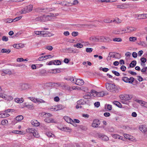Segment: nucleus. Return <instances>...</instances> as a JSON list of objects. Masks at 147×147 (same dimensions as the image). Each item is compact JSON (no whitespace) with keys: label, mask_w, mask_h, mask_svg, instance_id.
<instances>
[{"label":"nucleus","mask_w":147,"mask_h":147,"mask_svg":"<svg viewBox=\"0 0 147 147\" xmlns=\"http://www.w3.org/2000/svg\"><path fill=\"white\" fill-rule=\"evenodd\" d=\"M13 46L14 48L19 49L23 48L24 47V45L23 44L20 43L14 44L13 45Z\"/></svg>","instance_id":"4468645a"},{"label":"nucleus","mask_w":147,"mask_h":147,"mask_svg":"<svg viewBox=\"0 0 147 147\" xmlns=\"http://www.w3.org/2000/svg\"><path fill=\"white\" fill-rule=\"evenodd\" d=\"M98 41H100L101 42H104L105 40L106 39L105 37L103 36H100L98 37Z\"/></svg>","instance_id":"c85d7f7f"},{"label":"nucleus","mask_w":147,"mask_h":147,"mask_svg":"<svg viewBox=\"0 0 147 147\" xmlns=\"http://www.w3.org/2000/svg\"><path fill=\"white\" fill-rule=\"evenodd\" d=\"M2 40L4 41L7 42L8 40V38L5 36H3L2 38Z\"/></svg>","instance_id":"3c124183"},{"label":"nucleus","mask_w":147,"mask_h":147,"mask_svg":"<svg viewBox=\"0 0 147 147\" xmlns=\"http://www.w3.org/2000/svg\"><path fill=\"white\" fill-rule=\"evenodd\" d=\"M112 72L113 74H114L115 75L117 76H119L120 75L119 73L118 72L116 71H112Z\"/></svg>","instance_id":"6e6d98bb"},{"label":"nucleus","mask_w":147,"mask_h":147,"mask_svg":"<svg viewBox=\"0 0 147 147\" xmlns=\"http://www.w3.org/2000/svg\"><path fill=\"white\" fill-rule=\"evenodd\" d=\"M11 74L12 72L9 69H6L3 71L2 75V76H4L6 74L9 75Z\"/></svg>","instance_id":"ddd939ff"},{"label":"nucleus","mask_w":147,"mask_h":147,"mask_svg":"<svg viewBox=\"0 0 147 147\" xmlns=\"http://www.w3.org/2000/svg\"><path fill=\"white\" fill-rule=\"evenodd\" d=\"M46 135L48 137H52V136H54L53 134L51 132H47L46 133Z\"/></svg>","instance_id":"338daca9"},{"label":"nucleus","mask_w":147,"mask_h":147,"mask_svg":"<svg viewBox=\"0 0 147 147\" xmlns=\"http://www.w3.org/2000/svg\"><path fill=\"white\" fill-rule=\"evenodd\" d=\"M15 101L16 102L21 103L23 102L24 100L22 98H17L15 99Z\"/></svg>","instance_id":"473e14b6"},{"label":"nucleus","mask_w":147,"mask_h":147,"mask_svg":"<svg viewBox=\"0 0 147 147\" xmlns=\"http://www.w3.org/2000/svg\"><path fill=\"white\" fill-rule=\"evenodd\" d=\"M33 134L34 136L36 138H38L39 136V135L36 129L35 130V132H34Z\"/></svg>","instance_id":"37998d69"},{"label":"nucleus","mask_w":147,"mask_h":147,"mask_svg":"<svg viewBox=\"0 0 147 147\" xmlns=\"http://www.w3.org/2000/svg\"><path fill=\"white\" fill-rule=\"evenodd\" d=\"M113 103L114 104L116 105L118 107H121V104L119 102L116 101H114Z\"/></svg>","instance_id":"7c9ffc66"},{"label":"nucleus","mask_w":147,"mask_h":147,"mask_svg":"<svg viewBox=\"0 0 147 147\" xmlns=\"http://www.w3.org/2000/svg\"><path fill=\"white\" fill-rule=\"evenodd\" d=\"M53 49V47L51 46H47L45 47V49L51 51Z\"/></svg>","instance_id":"79ce46f5"},{"label":"nucleus","mask_w":147,"mask_h":147,"mask_svg":"<svg viewBox=\"0 0 147 147\" xmlns=\"http://www.w3.org/2000/svg\"><path fill=\"white\" fill-rule=\"evenodd\" d=\"M55 106H56L57 111L61 110L63 108V107L61 105H59Z\"/></svg>","instance_id":"e433bc0d"},{"label":"nucleus","mask_w":147,"mask_h":147,"mask_svg":"<svg viewBox=\"0 0 147 147\" xmlns=\"http://www.w3.org/2000/svg\"><path fill=\"white\" fill-rule=\"evenodd\" d=\"M77 104L78 105H84L86 104V101L84 99H81L77 101Z\"/></svg>","instance_id":"a211bd4d"},{"label":"nucleus","mask_w":147,"mask_h":147,"mask_svg":"<svg viewBox=\"0 0 147 147\" xmlns=\"http://www.w3.org/2000/svg\"><path fill=\"white\" fill-rule=\"evenodd\" d=\"M22 18V16H19L17 17L16 18H14L13 20L14 22H16L17 21L20 19Z\"/></svg>","instance_id":"13d9d810"},{"label":"nucleus","mask_w":147,"mask_h":147,"mask_svg":"<svg viewBox=\"0 0 147 147\" xmlns=\"http://www.w3.org/2000/svg\"><path fill=\"white\" fill-rule=\"evenodd\" d=\"M109 55H110V57H116L115 56V55H114V54L113 53V52H110L109 53Z\"/></svg>","instance_id":"69168bd1"},{"label":"nucleus","mask_w":147,"mask_h":147,"mask_svg":"<svg viewBox=\"0 0 147 147\" xmlns=\"http://www.w3.org/2000/svg\"><path fill=\"white\" fill-rule=\"evenodd\" d=\"M74 41H75V43L78 42L79 43H81L83 42V41L82 39L80 38L77 39L76 40H74Z\"/></svg>","instance_id":"58836bf2"},{"label":"nucleus","mask_w":147,"mask_h":147,"mask_svg":"<svg viewBox=\"0 0 147 147\" xmlns=\"http://www.w3.org/2000/svg\"><path fill=\"white\" fill-rule=\"evenodd\" d=\"M119 97L121 99L124 100H129L131 99L129 95L128 94L121 95L119 96Z\"/></svg>","instance_id":"6e6552de"},{"label":"nucleus","mask_w":147,"mask_h":147,"mask_svg":"<svg viewBox=\"0 0 147 147\" xmlns=\"http://www.w3.org/2000/svg\"><path fill=\"white\" fill-rule=\"evenodd\" d=\"M91 93L88 92L85 94L83 96V98L85 99H88L91 98Z\"/></svg>","instance_id":"aec40b11"},{"label":"nucleus","mask_w":147,"mask_h":147,"mask_svg":"<svg viewBox=\"0 0 147 147\" xmlns=\"http://www.w3.org/2000/svg\"><path fill=\"white\" fill-rule=\"evenodd\" d=\"M147 14H140L138 15V17L139 19H145L147 18Z\"/></svg>","instance_id":"412c9836"},{"label":"nucleus","mask_w":147,"mask_h":147,"mask_svg":"<svg viewBox=\"0 0 147 147\" xmlns=\"http://www.w3.org/2000/svg\"><path fill=\"white\" fill-rule=\"evenodd\" d=\"M127 72L129 73L132 75H137V73L136 72L131 71H128Z\"/></svg>","instance_id":"680f3d73"},{"label":"nucleus","mask_w":147,"mask_h":147,"mask_svg":"<svg viewBox=\"0 0 147 147\" xmlns=\"http://www.w3.org/2000/svg\"><path fill=\"white\" fill-rule=\"evenodd\" d=\"M96 136L100 139L105 141H108L109 138L107 136L100 133H98L96 134Z\"/></svg>","instance_id":"39448f33"},{"label":"nucleus","mask_w":147,"mask_h":147,"mask_svg":"<svg viewBox=\"0 0 147 147\" xmlns=\"http://www.w3.org/2000/svg\"><path fill=\"white\" fill-rule=\"evenodd\" d=\"M42 115H43V116L45 115H47V116L48 117H51L52 116V115L50 113H41Z\"/></svg>","instance_id":"8fccbe9b"},{"label":"nucleus","mask_w":147,"mask_h":147,"mask_svg":"<svg viewBox=\"0 0 147 147\" xmlns=\"http://www.w3.org/2000/svg\"><path fill=\"white\" fill-rule=\"evenodd\" d=\"M31 123L32 125L35 126H38L40 125L39 122L36 120H32L31 122Z\"/></svg>","instance_id":"6ab92c4d"},{"label":"nucleus","mask_w":147,"mask_h":147,"mask_svg":"<svg viewBox=\"0 0 147 147\" xmlns=\"http://www.w3.org/2000/svg\"><path fill=\"white\" fill-rule=\"evenodd\" d=\"M36 129L34 128H29L27 129L26 131L27 132L33 134L35 131Z\"/></svg>","instance_id":"a878e982"},{"label":"nucleus","mask_w":147,"mask_h":147,"mask_svg":"<svg viewBox=\"0 0 147 147\" xmlns=\"http://www.w3.org/2000/svg\"><path fill=\"white\" fill-rule=\"evenodd\" d=\"M105 86L107 90L111 92L115 93L118 91V89L114 84L107 82L105 83Z\"/></svg>","instance_id":"f03ea898"},{"label":"nucleus","mask_w":147,"mask_h":147,"mask_svg":"<svg viewBox=\"0 0 147 147\" xmlns=\"http://www.w3.org/2000/svg\"><path fill=\"white\" fill-rule=\"evenodd\" d=\"M140 60L142 62L144 63L146 62V59L145 58L142 57L141 58Z\"/></svg>","instance_id":"0e129e2a"},{"label":"nucleus","mask_w":147,"mask_h":147,"mask_svg":"<svg viewBox=\"0 0 147 147\" xmlns=\"http://www.w3.org/2000/svg\"><path fill=\"white\" fill-rule=\"evenodd\" d=\"M125 33H129L136 30V28L132 27H128L125 29Z\"/></svg>","instance_id":"9d476101"},{"label":"nucleus","mask_w":147,"mask_h":147,"mask_svg":"<svg viewBox=\"0 0 147 147\" xmlns=\"http://www.w3.org/2000/svg\"><path fill=\"white\" fill-rule=\"evenodd\" d=\"M23 118V117L22 115H20L16 117V120L18 121H20L22 120Z\"/></svg>","instance_id":"c9c22d12"},{"label":"nucleus","mask_w":147,"mask_h":147,"mask_svg":"<svg viewBox=\"0 0 147 147\" xmlns=\"http://www.w3.org/2000/svg\"><path fill=\"white\" fill-rule=\"evenodd\" d=\"M147 70V67H145L141 70V71L143 73H145Z\"/></svg>","instance_id":"bf43d9fd"},{"label":"nucleus","mask_w":147,"mask_h":147,"mask_svg":"<svg viewBox=\"0 0 147 147\" xmlns=\"http://www.w3.org/2000/svg\"><path fill=\"white\" fill-rule=\"evenodd\" d=\"M84 82L82 79H76L75 84L77 85L81 86L83 85Z\"/></svg>","instance_id":"9b49d317"},{"label":"nucleus","mask_w":147,"mask_h":147,"mask_svg":"<svg viewBox=\"0 0 147 147\" xmlns=\"http://www.w3.org/2000/svg\"><path fill=\"white\" fill-rule=\"evenodd\" d=\"M11 51V50L10 49H3L1 51V53H6L7 54L9 53Z\"/></svg>","instance_id":"5701e85b"},{"label":"nucleus","mask_w":147,"mask_h":147,"mask_svg":"<svg viewBox=\"0 0 147 147\" xmlns=\"http://www.w3.org/2000/svg\"><path fill=\"white\" fill-rule=\"evenodd\" d=\"M12 132L13 133L22 134H23V132L20 131L13 130L12 131Z\"/></svg>","instance_id":"ea45409f"},{"label":"nucleus","mask_w":147,"mask_h":147,"mask_svg":"<svg viewBox=\"0 0 147 147\" xmlns=\"http://www.w3.org/2000/svg\"><path fill=\"white\" fill-rule=\"evenodd\" d=\"M113 40L114 42H121L122 41V39L121 38H115L113 39Z\"/></svg>","instance_id":"4c0bfd02"},{"label":"nucleus","mask_w":147,"mask_h":147,"mask_svg":"<svg viewBox=\"0 0 147 147\" xmlns=\"http://www.w3.org/2000/svg\"><path fill=\"white\" fill-rule=\"evenodd\" d=\"M136 61L135 60L132 61L129 64V67H133L136 65Z\"/></svg>","instance_id":"c756f323"},{"label":"nucleus","mask_w":147,"mask_h":147,"mask_svg":"<svg viewBox=\"0 0 147 147\" xmlns=\"http://www.w3.org/2000/svg\"><path fill=\"white\" fill-rule=\"evenodd\" d=\"M137 40V38L135 37H130L129 38V40L131 41L134 42Z\"/></svg>","instance_id":"de8ad7c7"},{"label":"nucleus","mask_w":147,"mask_h":147,"mask_svg":"<svg viewBox=\"0 0 147 147\" xmlns=\"http://www.w3.org/2000/svg\"><path fill=\"white\" fill-rule=\"evenodd\" d=\"M59 129L61 130L67 132L69 131L70 130L69 128L65 126H61L60 127H59Z\"/></svg>","instance_id":"4be33fe9"},{"label":"nucleus","mask_w":147,"mask_h":147,"mask_svg":"<svg viewBox=\"0 0 147 147\" xmlns=\"http://www.w3.org/2000/svg\"><path fill=\"white\" fill-rule=\"evenodd\" d=\"M126 69V67L124 65H122L120 67L121 70L123 71H125Z\"/></svg>","instance_id":"4d7b16f0"},{"label":"nucleus","mask_w":147,"mask_h":147,"mask_svg":"<svg viewBox=\"0 0 147 147\" xmlns=\"http://www.w3.org/2000/svg\"><path fill=\"white\" fill-rule=\"evenodd\" d=\"M135 101L139 103L142 106H143L144 105V103H145L146 102L144 101H143L141 100H140L138 99H136L135 100Z\"/></svg>","instance_id":"f704fd0d"},{"label":"nucleus","mask_w":147,"mask_h":147,"mask_svg":"<svg viewBox=\"0 0 147 147\" xmlns=\"http://www.w3.org/2000/svg\"><path fill=\"white\" fill-rule=\"evenodd\" d=\"M58 13L54 14L52 13H50L47 16L43 15L42 16L38 17L35 19L36 21H44L49 20V17H55L58 16Z\"/></svg>","instance_id":"f257e3e1"},{"label":"nucleus","mask_w":147,"mask_h":147,"mask_svg":"<svg viewBox=\"0 0 147 147\" xmlns=\"http://www.w3.org/2000/svg\"><path fill=\"white\" fill-rule=\"evenodd\" d=\"M104 95V94L103 92H97V93L96 94V95H94V97H100V96H102Z\"/></svg>","instance_id":"bb28decb"},{"label":"nucleus","mask_w":147,"mask_h":147,"mask_svg":"<svg viewBox=\"0 0 147 147\" xmlns=\"http://www.w3.org/2000/svg\"><path fill=\"white\" fill-rule=\"evenodd\" d=\"M139 129L142 132L145 133L147 131V128L145 125H141L139 127Z\"/></svg>","instance_id":"f3484780"},{"label":"nucleus","mask_w":147,"mask_h":147,"mask_svg":"<svg viewBox=\"0 0 147 147\" xmlns=\"http://www.w3.org/2000/svg\"><path fill=\"white\" fill-rule=\"evenodd\" d=\"M125 29L122 30L117 29L114 31L113 33L116 34H121L125 33Z\"/></svg>","instance_id":"1a4fd4ad"},{"label":"nucleus","mask_w":147,"mask_h":147,"mask_svg":"<svg viewBox=\"0 0 147 147\" xmlns=\"http://www.w3.org/2000/svg\"><path fill=\"white\" fill-rule=\"evenodd\" d=\"M100 70H102L103 71L105 72H107L109 70L108 68H103L100 67Z\"/></svg>","instance_id":"864d4df0"},{"label":"nucleus","mask_w":147,"mask_h":147,"mask_svg":"<svg viewBox=\"0 0 147 147\" xmlns=\"http://www.w3.org/2000/svg\"><path fill=\"white\" fill-rule=\"evenodd\" d=\"M4 21L6 23H10L13 21L12 19L9 18L5 20Z\"/></svg>","instance_id":"a19ab883"},{"label":"nucleus","mask_w":147,"mask_h":147,"mask_svg":"<svg viewBox=\"0 0 147 147\" xmlns=\"http://www.w3.org/2000/svg\"><path fill=\"white\" fill-rule=\"evenodd\" d=\"M134 79L133 77H130L129 78L127 77H123L122 78V80L126 83L132 84L134 81Z\"/></svg>","instance_id":"423d86ee"},{"label":"nucleus","mask_w":147,"mask_h":147,"mask_svg":"<svg viewBox=\"0 0 147 147\" xmlns=\"http://www.w3.org/2000/svg\"><path fill=\"white\" fill-rule=\"evenodd\" d=\"M81 90H82L84 92H87L88 91V88L85 86H83L81 88Z\"/></svg>","instance_id":"c03bdc74"},{"label":"nucleus","mask_w":147,"mask_h":147,"mask_svg":"<svg viewBox=\"0 0 147 147\" xmlns=\"http://www.w3.org/2000/svg\"><path fill=\"white\" fill-rule=\"evenodd\" d=\"M107 109L109 111L111 110L112 109V107L111 105L108 104L107 106Z\"/></svg>","instance_id":"052dcab7"},{"label":"nucleus","mask_w":147,"mask_h":147,"mask_svg":"<svg viewBox=\"0 0 147 147\" xmlns=\"http://www.w3.org/2000/svg\"><path fill=\"white\" fill-rule=\"evenodd\" d=\"M30 88V86L27 84L20 83L18 86L19 89L21 91L28 90Z\"/></svg>","instance_id":"20e7f679"},{"label":"nucleus","mask_w":147,"mask_h":147,"mask_svg":"<svg viewBox=\"0 0 147 147\" xmlns=\"http://www.w3.org/2000/svg\"><path fill=\"white\" fill-rule=\"evenodd\" d=\"M99 1H101V2H114L115 0H98Z\"/></svg>","instance_id":"49530a36"},{"label":"nucleus","mask_w":147,"mask_h":147,"mask_svg":"<svg viewBox=\"0 0 147 147\" xmlns=\"http://www.w3.org/2000/svg\"><path fill=\"white\" fill-rule=\"evenodd\" d=\"M115 56L116 57H115V58H120L121 57V55L119 53H116L115 54Z\"/></svg>","instance_id":"774afa93"},{"label":"nucleus","mask_w":147,"mask_h":147,"mask_svg":"<svg viewBox=\"0 0 147 147\" xmlns=\"http://www.w3.org/2000/svg\"><path fill=\"white\" fill-rule=\"evenodd\" d=\"M89 40L92 42L98 41V37L96 36L91 37L89 38Z\"/></svg>","instance_id":"b1692460"},{"label":"nucleus","mask_w":147,"mask_h":147,"mask_svg":"<svg viewBox=\"0 0 147 147\" xmlns=\"http://www.w3.org/2000/svg\"><path fill=\"white\" fill-rule=\"evenodd\" d=\"M54 9H52V8H47L46 9H43L42 8H40V10L41 12L42 11L44 10L43 12H46L48 11H51L52 10H54Z\"/></svg>","instance_id":"393cba45"},{"label":"nucleus","mask_w":147,"mask_h":147,"mask_svg":"<svg viewBox=\"0 0 147 147\" xmlns=\"http://www.w3.org/2000/svg\"><path fill=\"white\" fill-rule=\"evenodd\" d=\"M49 110L52 111H57L56 106H52V107L49 108Z\"/></svg>","instance_id":"a18cd8bd"},{"label":"nucleus","mask_w":147,"mask_h":147,"mask_svg":"<svg viewBox=\"0 0 147 147\" xmlns=\"http://www.w3.org/2000/svg\"><path fill=\"white\" fill-rule=\"evenodd\" d=\"M128 6V5L125 3H124L121 5H117V8L120 9L127 8Z\"/></svg>","instance_id":"2eb2a0df"},{"label":"nucleus","mask_w":147,"mask_h":147,"mask_svg":"<svg viewBox=\"0 0 147 147\" xmlns=\"http://www.w3.org/2000/svg\"><path fill=\"white\" fill-rule=\"evenodd\" d=\"M45 121L47 123H56V122L54 121V120L51 118L49 117H47L45 119Z\"/></svg>","instance_id":"dca6fc26"},{"label":"nucleus","mask_w":147,"mask_h":147,"mask_svg":"<svg viewBox=\"0 0 147 147\" xmlns=\"http://www.w3.org/2000/svg\"><path fill=\"white\" fill-rule=\"evenodd\" d=\"M82 43H83L84 46L85 47L88 46L90 45V43L88 42H84L83 41Z\"/></svg>","instance_id":"603ef678"},{"label":"nucleus","mask_w":147,"mask_h":147,"mask_svg":"<svg viewBox=\"0 0 147 147\" xmlns=\"http://www.w3.org/2000/svg\"><path fill=\"white\" fill-rule=\"evenodd\" d=\"M63 118L65 121L73 125V124L74 123V121L71 118L67 116H64L63 117Z\"/></svg>","instance_id":"f8f14e48"},{"label":"nucleus","mask_w":147,"mask_h":147,"mask_svg":"<svg viewBox=\"0 0 147 147\" xmlns=\"http://www.w3.org/2000/svg\"><path fill=\"white\" fill-rule=\"evenodd\" d=\"M48 34H49V33L47 31H41V35L43 36H47Z\"/></svg>","instance_id":"cd10ccee"},{"label":"nucleus","mask_w":147,"mask_h":147,"mask_svg":"<svg viewBox=\"0 0 147 147\" xmlns=\"http://www.w3.org/2000/svg\"><path fill=\"white\" fill-rule=\"evenodd\" d=\"M29 98L31 101H32L34 102H35L38 101V100L37 99L35 98H34L32 97H30Z\"/></svg>","instance_id":"e2e57ef3"},{"label":"nucleus","mask_w":147,"mask_h":147,"mask_svg":"<svg viewBox=\"0 0 147 147\" xmlns=\"http://www.w3.org/2000/svg\"><path fill=\"white\" fill-rule=\"evenodd\" d=\"M100 124V121L98 119H95L93 120V122L92 123V126L94 127L101 128V126H99Z\"/></svg>","instance_id":"0eeeda50"},{"label":"nucleus","mask_w":147,"mask_h":147,"mask_svg":"<svg viewBox=\"0 0 147 147\" xmlns=\"http://www.w3.org/2000/svg\"><path fill=\"white\" fill-rule=\"evenodd\" d=\"M92 50L93 49L92 48H87L86 49V51L88 53H91Z\"/></svg>","instance_id":"5fc2aeb1"},{"label":"nucleus","mask_w":147,"mask_h":147,"mask_svg":"<svg viewBox=\"0 0 147 147\" xmlns=\"http://www.w3.org/2000/svg\"><path fill=\"white\" fill-rule=\"evenodd\" d=\"M83 45L81 43H77L76 44L74 45V47H77L78 48H82L83 47Z\"/></svg>","instance_id":"2f4dec72"},{"label":"nucleus","mask_w":147,"mask_h":147,"mask_svg":"<svg viewBox=\"0 0 147 147\" xmlns=\"http://www.w3.org/2000/svg\"><path fill=\"white\" fill-rule=\"evenodd\" d=\"M1 123L2 125H5L8 123V121L6 120H4L1 121Z\"/></svg>","instance_id":"09e8293b"},{"label":"nucleus","mask_w":147,"mask_h":147,"mask_svg":"<svg viewBox=\"0 0 147 147\" xmlns=\"http://www.w3.org/2000/svg\"><path fill=\"white\" fill-rule=\"evenodd\" d=\"M61 62L58 60H55L53 61V64L56 65H59L61 64Z\"/></svg>","instance_id":"72a5a7b5"},{"label":"nucleus","mask_w":147,"mask_h":147,"mask_svg":"<svg viewBox=\"0 0 147 147\" xmlns=\"http://www.w3.org/2000/svg\"><path fill=\"white\" fill-rule=\"evenodd\" d=\"M32 8L33 5H30L25 7L24 9H22L21 11H20V12L22 14H25L31 11L32 9Z\"/></svg>","instance_id":"7ed1b4c3"}]
</instances>
